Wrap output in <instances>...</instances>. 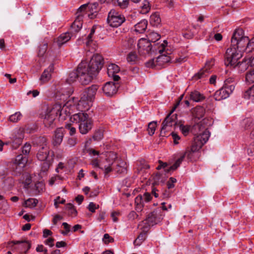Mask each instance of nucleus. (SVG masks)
Returning a JSON list of instances; mask_svg holds the SVG:
<instances>
[{
    "instance_id": "26",
    "label": "nucleus",
    "mask_w": 254,
    "mask_h": 254,
    "mask_svg": "<svg viewBox=\"0 0 254 254\" xmlns=\"http://www.w3.org/2000/svg\"><path fill=\"white\" fill-rule=\"evenodd\" d=\"M142 232L139 234L137 238L134 241V245L135 246H140L142 242L145 240L146 238V234L148 231H145L144 227L139 226Z\"/></svg>"
},
{
    "instance_id": "30",
    "label": "nucleus",
    "mask_w": 254,
    "mask_h": 254,
    "mask_svg": "<svg viewBox=\"0 0 254 254\" xmlns=\"http://www.w3.org/2000/svg\"><path fill=\"white\" fill-rule=\"evenodd\" d=\"M244 97L254 103V85L244 93Z\"/></svg>"
},
{
    "instance_id": "8",
    "label": "nucleus",
    "mask_w": 254,
    "mask_h": 254,
    "mask_svg": "<svg viewBox=\"0 0 254 254\" xmlns=\"http://www.w3.org/2000/svg\"><path fill=\"white\" fill-rule=\"evenodd\" d=\"M164 214L161 208H158L149 213L147 217L139 226L144 227L145 231H148L151 227L158 224L162 220Z\"/></svg>"
},
{
    "instance_id": "7",
    "label": "nucleus",
    "mask_w": 254,
    "mask_h": 254,
    "mask_svg": "<svg viewBox=\"0 0 254 254\" xmlns=\"http://www.w3.org/2000/svg\"><path fill=\"white\" fill-rule=\"evenodd\" d=\"M248 37L244 35L242 29H237L234 32L231 38V46L236 47L241 53L246 52Z\"/></svg>"
},
{
    "instance_id": "17",
    "label": "nucleus",
    "mask_w": 254,
    "mask_h": 254,
    "mask_svg": "<svg viewBox=\"0 0 254 254\" xmlns=\"http://www.w3.org/2000/svg\"><path fill=\"white\" fill-rule=\"evenodd\" d=\"M119 87V84L117 83L108 82L104 85L102 90L107 96L111 97L117 93Z\"/></svg>"
},
{
    "instance_id": "3",
    "label": "nucleus",
    "mask_w": 254,
    "mask_h": 254,
    "mask_svg": "<svg viewBox=\"0 0 254 254\" xmlns=\"http://www.w3.org/2000/svg\"><path fill=\"white\" fill-rule=\"evenodd\" d=\"M195 129H198L200 132L194 137L193 141L190 149L187 150L183 154H185L189 158H191L192 153L199 150L202 146L208 141L210 136L209 130L202 127L198 124L194 126Z\"/></svg>"
},
{
    "instance_id": "21",
    "label": "nucleus",
    "mask_w": 254,
    "mask_h": 254,
    "mask_svg": "<svg viewBox=\"0 0 254 254\" xmlns=\"http://www.w3.org/2000/svg\"><path fill=\"white\" fill-rule=\"evenodd\" d=\"M54 67L53 64H51L49 67L45 69L42 73L40 81L43 84L49 81L51 78V73L54 71Z\"/></svg>"
},
{
    "instance_id": "11",
    "label": "nucleus",
    "mask_w": 254,
    "mask_h": 254,
    "mask_svg": "<svg viewBox=\"0 0 254 254\" xmlns=\"http://www.w3.org/2000/svg\"><path fill=\"white\" fill-rule=\"evenodd\" d=\"M27 158L22 154L17 155L15 160L10 164V170L12 175L15 176L20 175L23 171V169L27 162Z\"/></svg>"
},
{
    "instance_id": "40",
    "label": "nucleus",
    "mask_w": 254,
    "mask_h": 254,
    "mask_svg": "<svg viewBox=\"0 0 254 254\" xmlns=\"http://www.w3.org/2000/svg\"><path fill=\"white\" fill-rule=\"evenodd\" d=\"M246 80L247 82L252 83L254 82V68L249 71L246 75Z\"/></svg>"
},
{
    "instance_id": "12",
    "label": "nucleus",
    "mask_w": 254,
    "mask_h": 254,
    "mask_svg": "<svg viewBox=\"0 0 254 254\" xmlns=\"http://www.w3.org/2000/svg\"><path fill=\"white\" fill-rule=\"evenodd\" d=\"M126 21L123 14L115 9H111L108 13L107 22L108 24L112 27H118Z\"/></svg>"
},
{
    "instance_id": "9",
    "label": "nucleus",
    "mask_w": 254,
    "mask_h": 254,
    "mask_svg": "<svg viewBox=\"0 0 254 254\" xmlns=\"http://www.w3.org/2000/svg\"><path fill=\"white\" fill-rule=\"evenodd\" d=\"M86 5L83 4L78 8L76 12V17L74 21L71 25L70 29V33L75 35V33L79 31L82 26V20L83 18L89 17L90 19L93 18V16H91L89 14L84 13L86 10Z\"/></svg>"
},
{
    "instance_id": "43",
    "label": "nucleus",
    "mask_w": 254,
    "mask_h": 254,
    "mask_svg": "<svg viewBox=\"0 0 254 254\" xmlns=\"http://www.w3.org/2000/svg\"><path fill=\"white\" fill-rule=\"evenodd\" d=\"M137 58V55L135 52H130L128 54L127 59L128 63L133 64L136 61Z\"/></svg>"
},
{
    "instance_id": "32",
    "label": "nucleus",
    "mask_w": 254,
    "mask_h": 254,
    "mask_svg": "<svg viewBox=\"0 0 254 254\" xmlns=\"http://www.w3.org/2000/svg\"><path fill=\"white\" fill-rule=\"evenodd\" d=\"M86 10L84 11V13H88L91 16H93V18L94 17L95 15L94 14V9H96L97 3H94L93 4L88 5L86 4Z\"/></svg>"
},
{
    "instance_id": "48",
    "label": "nucleus",
    "mask_w": 254,
    "mask_h": 254,
    "mask_svg": "<svg viewBox=\"0 0 254 254\" xmlns=\"http://www.w3.org/2000/svg\"><path fill=\"white\" fill-rule=\"evenodd\" d=\"M31 149V145L29 143H25L22 148V152L24 155H27Z\"/></svg>"
},
{
    "instance_id": "53",
    "label": "nucleus",
    "mask_w": 254,
    "mask_h": 254,
    "mask_svg": "<svg viewBox=\"0 0 254 254\" xmlns=\"http://www.w3.org/2000/svg\"><path fill=\"white\" fill-rule=\"evenodd\" d=\"M65 127L66 129H68L69 130V134L71 136L73 135L76 132V128L74 127H73L71 126L70 124H66L65 126Z\"/></svg>"
},
{
    "instance_id": "19",
    "label": "nucleus",
    "mask_w": 254,
    "mask_h": 254,
    "mask_svg": "<svg viewBox=\"0 0 254 254\" xmlns=\"http://www.w3.org/2000/svg\"><path fill=\"white\" fill-rule=\"evenodd\" d=\"M214 64V61L212 59L207 61L205 63V66L195 75V78L201 79L207 76Z\"/></svg>"
},
{
    "instance_id": "62",
    "label": "nucleus",
    "mask_w": 254,
    "mask_h": 254,
    "mask_svg": "<svg viewBox=\"0 0 254 254\" xmlns=\"http://www.w3.org/2000/svg\"><path fill=\"white\" fill-rule=\"evenodd\" d=\"M248 60H249L248 62L250 63V66H254V56L253 57L250 55H248Z\"/></svg>"
},
{
    "instance_id": "49",
    "label": "nucleus",
    "mask_w": 254,
    "mask_h": 254,
    "mask_svg": "<svg viewBox=\"0 0 254 254\" xmlns=\"http://www.w3.org/2000/svg\"><path fill=\"white\" fill-rule=\"evenodd\" d=\"M88 208L90 211L95 212L96 209L99 208V205H96L94 202H91L88 205Z\"/></svg>"
},
{
    "instance_id": "55",
    "label": "nucleus",
    "mask_w": 254,
    "mask_h": 254,
    "mask_svg": "<svg viewBox=\"0 0 254 254\" xmlns=\"http://www.w3.org/2000/svg\"><path fill=\"white\" fill-rule=\"evenodd\" d=\"M247 151L249 155L254 156V140H253V142H251Z\"/></svg>"
},
{
    "instance_id": "33",
    "label": "nucleus",
    "mask_w": 254,
    "mask_h": 254,
    "mask_svg": "<svg viewBox=\"0 0 254 254\" xmlns=\"http://www.w3.org/2000/svg\"><path fill=\"white\" fill-rule=\"evenodd\" d=\"M147 36L148 41L150 42V43H151V42L154 43L160 38V35L155 32H150Z\"/></svg>"
},
{
    "instance_id": "51",
    "label": "nucleus",
    "mask_w": 254,
    "mask_h": 254,
    "mask_svg": "<svg viewBox=\"0 0 254 254\" xmlns=\"http://www.w3.org/2000/svg\"><path fill=\"white\" fill-rule=\"evenodd\" d=\"M177 182V180L173 177H171L167 182L168 189H172L174 187V184Z\"/></svg>"
},
{
    "instance_id": "16",
    "label": "nucleus",
    "mask_w": 254,
    "mask_h": 254,
    "mask_svg": "<svg viewBox=\"0 0 254 254\" xmlns=\"http://www.w3.org/2000/svg\"><path fill=\"white\" fill-rule=\"evenodd\" d=\"M151 199L152 196L148 192L137 195L135 198L136 210L137 212H141L145 206V204L150 201Z\"/></svg>"
},
{
    "instance_id": "22",
    "label": "nucleus",
    "mask_w": 254,
    "mask_h": 254,
    "mask_svg": "<svg viewBox=\"0 0 254 254\" xmlns=\"http://www.w3.org/2000/svg\"><path fill=\"white\" fill-rule=\"evenodd\" d=\"M204 95L197 90L191 91L189 94V99L195 102H200L205 99Z\"/></svg>"
},
{
    "instance_id": "13",
    "label": "nucleus",
    "mask_w": 254,
    "mask_h": 254,
    "mask_svg": "<svg viewBox=\"0 0 254 254\" xmlns=\"http://www.w3.org/2000/svg\"><path fill=\"white\" fill-rule=\"evenodd\" d=\"M242 57V53L236 49V47H231L227 49L225 55V64L233 66L238 60Z\"/></svg>"
},
{
    "instance_id": "15",
    "label": "nucleus",
    "mask_w": 254,
    "mask_h": 254,
    "mask_svg": "<svg viewBox=\"0 0 254 254\" xmlns=\"http://www.w3.org/2000/svg\"><path fill=\"white\" fill-rule=\"evenodd\" d=\"M235 89V85L232 84L229 86H223L219 90L216 91L214 95L215 99L217 101L228 98Z\"/></svg>"
},
{
    "instance_id": "60",
    "label": "nucleus",
    "mask_w": 254,
    "mask_h": 254,
    "mask_svg": "<svg viewBox=\"0 0 254 254\" xmlns=\"http://www.w3.org/2000/svg\"><path fill=\"white\" fill-rule=\"evenodd\" d=\"M54 239L50 238L45 241V244L49 246L50 247H52L54 245Z\"/></svg>"
},
{
    "instance_id": "37",
    "label": "nucleus",
    "mask_w": 254,
    "mask_h": 254,
    "mask_svg": "<svg viewBox=\"0 0 254 254\" xmlns=\"http://www.w3.org/2000/svg\"><path fill=\"white\" fill-rule=\"evenodd\" d=\"M254 50V37L251 40L248 38L247 46L246 48V52L247 53H250Z\"/></svg>"
},
{
    "instance_id": "59",
    "label": "nucleus",
    "mask_w": 254,
    "mask_h": 254,
    "mask_svg": "<svg viewBox=\"0 0 254 254\" xmlns=\"http://www.w3.org/2000/svg\"><path fill=\"white\" fill-rule=\"evenodd\" d=\"M234 81V80L233 78H232V77L228 78L226 79L225 80L224 84L223 86H229L230 85H231L232 84H234L233 83Z\"/></svg>"
},
{
    "instance_id": "44",
    "label": "nucleus",
    "mask_w": 254,
    "mask_h": 254,
    "mask_svg": "<svg viewBox=\"0 0 254 254\" xmlns=\"http://www.w3.org/2000/svg\"><path fill=\"white\" fill-rule=\"evenodd\" d=\"M103 137V131L102 130H98L95 131L93 135V139L95 141H99Z\"/></svg>"
},
{
    "instance_id": "39",
    "label": "nucleus",
    "mask_w": 254,
    "mask_h": 254,
    "mask_svg": "<svg viewBox=\"0 0 254 254\" xmlns=\"http://www.w3.org/2000/svg\"><path fill=\"white\" fill-rule=\"evenodd\" d=\"M38 202V200L35 198H29L25 201V205L26 207H34L36 206Z\"/></svg>"
},
{
    "instance_id": "58",
    "label": "nucleus",
    "mask_w": 254,
    "mask_h": 254,
    "mask_svg": "<svg viewBox=\"0 0 254 254\" xmlns=\"http://www.w3.org/2000/svg\"><path fill=\"white\" fill-rule=\"evenodd\" d=\"M174 144H178L179 143L178 140L180 139V137L176 133L172 132L171 133Z\"/></svg>"
},
{
    "instance_id": "6",
    "label": "nucleus",
    "mask_w": 254,
    "mask_h": 254,
    "mask_svg": "<svg viewBox=\"0 0 254 254\" xmlns=\"http://www.w3.org/2000/svg\"><path fill=\"white\" fill-rule=\"evenodd\" d=\"M70 121L78 125V128L81 134H86L92 127V121L89 118L88 115L85 112L74 114L70 117Z\"/></svg>"
},
{
    "instance_id": "25",
    "label": "nucleus",
    "mask_w": 254,
    "mask_h": 254,
    "mask_svg": "<svg viewBox=\"0 0 254 254\" xmlns=\"http://www.w3.org/2000/svg\"><path fill=\"white\" fill-rule=\"evenodd\" d=\"M249 60H248V56H246L245 59L243 60L242 62H239L235 64V65H233L234 67H237L238 69L241 72H243L246 70L248 67L250 65V63L248 62Z\"/></svg>"
},
{
    "instance_id": "5",
    "label": "nucleus",
    "mask_w": 254,
    "mask_h": 254,
    "mask_svg": "<svg viewBox=\"0 0 254 254\" xmlns=\"http://www.w3.org/2000/svg\"><path fill=\"white\" fill-rule=\"evenodd\" d=\"M39 139L43 142L44 144L41 147L37 154V159L41 161H44L42 169L43 171H46L48 170L51 165L54 157L53 151L50 150L49 147L45 143L46 141L45 138L40 137Z\"/></svg>"
},
{
    "instance_id": "63",
    "label": "nucleus",
    "mask_w": 254,
    "mask_h": 254,
    "mask_svg": "<svg viewBox=\"0 0 254 254\" xmlns=\"http://www.w3.org/2000/svg\"><path fill=\"white\" fill-rule=\"evenodd\" d=\"M179 166L180 165H179L178 164L175 162V163L173 165L169 167V169H167V172H169L170 171H174L176 169H177Z\"/></svg>"
},
{
    "instance_id": "20",
    "label": "nucleus",
    "mask_w": 254,
    "mask_h": 254,
    "mask_svg": "<svg viewBox=\"0 0 254 254\" xmlns=\"http://www.w3.org/2000/svg\"><path fill=\"white\" fill-rule=\"evenodd\" d=\"M64 129L62 127L58 128L55 131L53 136L52 143L54 146H58L62 143Z\"/></svg>"
},
{
    "instance_id": "4",
    "label": "nucleus",
    "mask_w": 254,
    "mask_h": 254,
    "mask_svg": "<svg viewBox=\"0 0 254 254\" xmlns=\"http://www.w3.org/2000/svg\"><path fill=\"white\" fill-rule=\"evenodd\" d=\"M98 90V86L93 85L91 86L86 89L81 94L79 100L77 99L73 98V104L76 105V108L81 111V112H84L88 110L91 105L93 99Z\"/></svg>"
},
{
    "instance_id": "47",
    "label": "nucleus",
    "mask_w": 254,
    "mask_h": 254,
    "mask_svg": "<svg viewBox=\"0 0 254 254\" xmlns=\"http://www.w3.org/2000/svg\"><path fill=\"white\" fill-rule=\"evenodd\" d=\"M102 240L105 244H109L114 242V239L110 237L108 234H104Z\"/></svg>"
},
{
    "instance_id": "2",
    "label": "nucleus",
    "mask_w": 254,
    "mask_h": 254,
    "mask_svg": "<svg viewBox=\"0 0 254 254\" xmlns=\"http://www.w3.org/2000/svg\"><path fill=\"white\" fill-rule=\"evenodd\" d=\"M72 102L69 100L63 106L61 104H56L53 106L47 107L41 113L45 126L48 127H53L55 125V119L58 115L61 120H65L75 108V104L72 105Z\"/></svg>"
},
{
    "instance_id": "50",
    "label": "nucleus",
    "mask_w": 254,
    "mask_h": 254,
    "mask_svg": "<svg viewBox=\"0 0 254 254\" xmlns=\"http://www.w3.org/2000/svg\"><path fill=\"white\" fill-rule=\"evenodd\" d=\"M180 129L182 131V133L186 136L188 134L189 132L190 127L187 126H184L181 125L180 126Z\"/></svg>"
},
{
    "instance_id": "54",
    "label": "nucleus",
    "mask_w": 254,
    "mask_h": 254,
    "mask_svg": "<svg viewBox=\"0 0 254 254\" xmlns=\"http://www.w3.org/2000/svg\"><path fill=\"white\" fill-rule=\"evenodd\" d=\"M77 143L76 138L71 137L69 138L67 140V144L69 147H72L75 145Z\"/></svg>"
},
{
    "instance_id": "10",
    "label": "nucleus",
    "mask_w": 254,
    "mask_h": 254,
    "mask_svg": "<svg viewBox=\"0 0 254 254\" xmlns=\"http://www.w3.org/2000/svg\"><path fill=\"white\" fill-rule=\"evenodd\" d=\"M167 42L164 40L163 43L160 45L157 49L158 52L161 54L156 59L152 60V66L156 65H163L166 63H168L171 61V57L168 55L170 54V52H168V49L167 48Z\"/></svg>"
},
{
    "instance_id": "27",
    "label": "nucleus",
    "mask_w": 254,
    "mask_h": 254,
    "mask_svg": "<svg viewBox=\"0 0 254 254\" xmlns=\"http://www.w3.org/2000/svg\"><path fill=\"white\" fill-rule=\"evenodd\" d=\"M147 21L143 19L134 25V31L136 33H142L145 31L147 26Z\"/></svg>"
},
{
    "instance_id": "34",
    "label": "nucleus",
    "mask_w": 254,
    "mask_h": 254,
    "mask_svg": "<svg viewBox=\"0 0 254 254\" xmlns=\"http://www.w3.org/2000/svg\"><path fill=\"white\" fill-rule=\"evenodd\" d=\"M96 26H93L90 30L89 34L87 37V41L86 42V45L87 46H89L90 43L93 40V35L95 32Z\"/></svg>"
},
{
    "instance_id": "1",
    "label": "nucleus",
    "mask_w": 254,
    "mask_h": 254,
    "mask_svg": "<svg viewBox=\"0 0 254 254\" xmlns=\"http://www.w3.org/2000/svg\"><path fill=\"white\" fill-rule=\"evenodd\" d=\"M103 64L102 57L99 54L94 55L88 64L86 62H81L76 71L69 73L66 82L70 84L78 79L82 84L87 85L97 75Z\"/></svg>"
},
{
    "instance_id": "61",
    "label": "nucleus",
    "mask_w": 254,
    "mask_h": 254,
    "mask_svg": "<svg viewBox=\"0 0 254 254\" xmlns=\"http://www.w3.org/2000/svg\"><path fill=\"white\" fill-rule=\"evenodd\" d=\"M39 93H40L39 91H38L37 90H34L33 91H28L27 92V95H29L30 94H32L33 97L35 98L39 95Z\"/></svg>"
},
{
    "instance_id": "18",
    "label": "nucleus",
    "mask_w": 254,
    "mask_h": 254,
    "mask_svg": "<svg viewBox=\"0 0 254 254\" xmlns=\"http://www.w3.org/2000/svg\"><path fill=\"white\" fill-rule=\"evenodd\" d=\"M137 48L139 53L145 54L149 53L152 49V46L147 39L141 38L138 41Z\"/></svg>"
},
{
    "instance_id": "57",
    "label": "nucleus",
    "mask_w": 254,
    "mask_h": 254,
    "mask_svg": "<svg viewBox=\"0 0 254 254\" xmlns=\"http://www.w3.org/2000/svg\"><path fill=\"white\" fill-rule=\"evenodd\" d=\"M139 69L136 67H133L130 68L129 69V74L132 76H134L135 75L138 73Z\"/></svg>"
},
{
    "instance_id": "35",
    "label": "nucleus",
    "mask_w": 254,
    "mask_h": 254,
    "mask_svg": "<svg viewBox=\"0 0 254 254\" xmlns=\"http://www.w3.org/2000/svg\"><path fill=\"white\" fill-rule=\"evenodd\" d=\"M21 117V113L20 112H17L9 116V121L11 122L16 123L19 121Z\"/></svg>"
},
{
    "instance_id": "38",
    "label": "nucleus",
    "mask_w": 254,
    "mask_h": 254,
    "mask_svg": "<svg viewBox=\"0 0 254 254\" xmlns=\"http://www.w3.org/2000/svg\"><path fill=\"white\" fill-rule=\"evenodd\" d=\"M65 209L68 211L69 215L75 216L77 214V211L74 208V206L71 203H67L66 205Z\"/></svg>"
},
{
    "instance_id": "64",
    "label": "nucleus",
    "mask_w": 254,
    "mask_h": 254,
    "mask_svg": "<svg viewBox=\"0 0 254 254\" xmlns=\"http://www.w3.org/2000/svg\"><path fill=\"white\" fill-rule=\"evenodd\" d=\"M31 177L28 175V174H27L26 175V179L24 182V185L28 186L31 183Z\"/></svg>"
},
{
    "instance_id": "29",
    "label": "nucleus",
    "mask_w": 254,
    "mask_h": 254,
    "mask_svg": "<svg viewBox=\"0 0 254 254\" xmlns=\"http://www.w3.org/2000/svg\"><path fill=\"white\" fill-rule=\"evenodd\" d=\"M120 70L119 66L114 64H111L107 67V73L108 76L113 75L114 73H118Z\"/></svg>"
},
{
    "instance_id": "56",
    "label": "nucleus",
    "mask_w": 254,
    "mask_h": 254,
    "mask_svg": "<svg viewBox=\"0 0 254 254\" xmlns=\"http://www.w3.org/2000/svg\"><path fill=\"white\" fill-rule=\"evenodd\" d=\"M65 199L62 198L61 200L60 197V196H58L55 199L54 205H55L56 208H58V204H59V203L64 204V203H65Z\"/></svg>"
},
{
    "instance_id": "28",
    "label": "nucleus",
    "mask_w": 254,
    "mask_h": 254,
    "mask_svg": "<svg viewBox=\"0 0 254 254\" xmlns=\"http://www.w3.org/2000/svg\"><path fill=\"white\" fill-rule=\"evenodd\" d=\"M14 245H18L21 251L27 252L31 248V244L28 241H15L12 242Z\"/></svg>"
},
{
    "instance_id": "23",
    "label": "nucleus",
    "mask_w": 254,
    "mask_h": 254,
    "mask_svg": "<svg viewBox=\"0 0 254 254\" xmlns=\"http://www.w3.org/2000/svg\"><path fill=\"white\" fill-rule=\"evenodd\" d=\"M72 37H75L73 34L68 32L61 34L58 38L57 43L59 47L68 41Z\"/></svg>"
},
{
    "instance_id": "14",
    "label": "nucleus",
    "mask_w": 254,
    "mask_h": 254,
    "mask_svg": "<svg viewBox=\"0 0 254 254\" xmlns=\"http://www.w3.org/2000/svg\"><path fill=\"white\" fill-rule=\"evenodd\" d=\"M177 115L176 114H172L171 112L166 117L162 123V127L160 132L161 136L165 135L166 130H168L169 127L175 126L177 124Z\"/></svg>"
},
{
    "instance_id": "42",
    "label": "nucleus",
    "mask_w": 254,
    "mask_h": 254,
    "mask_svg": "<svg viewBox=\"0 0 254 254\" xmlns=\"http://www.w3.org/2000/svg\"><path fill=\"white\" fill-rule=\"evenodd\" d=\"M156 127V122H150L148 125V132L150 135L154 134Z\"/></svg>"
},
{
    "instance_id": "45",
    "label": "nucleus",
    "mask_w": 254,
    "mask_h": 254,
    "mask_svg": "<svg viewBox=\"0 0 254 254\" xmlns=\"http://www.w3.org/2000/svg\"><path fill=\"white\" fill-rule=\"evenodd\" d=\"M140 7L142 8L141 11L142 13H145L148 12L150 9L149 2L147 0H144L143 3L141 4Z\"/></svg>"
},
{
    "instance_id": "31",
    "label": "nucleus",
    "mask_w": 254,
    "mask_h": 254,
    "mask_svg": "<svg viewBox=\"0 0 254 254\" xmlns=\"http://www.w3.org/2000/svg\"><path fill=\"white\" fill-rule=\"evenodd\" d=\"M193 112L195 117L200 119L204 116L205 110L203 107L201 106H197L195 107Z\"/></svg>"
},
{
    "instance_id": "46",
    "label": "nucleus",
    "mask_w": 254,
    "mask_h": 254,
    "mask_svg": "<svg viewBox=\"0 0 254 254\" xmlns=\"http://www.w3.org/2000/svg\"><path fill=\"white\" fill-rule=\"evenodd\" d=\"M118 5L122 8H126L129 3V0H117Z\"/></svg>"
},
{
    "instance_id": "36",
    "label": "nucleus",
    "mask_w": 254,
    "mask_h": 254,
    "mask_svg": "<svg viewBox=\"0 0 254 254\" xmlns=\"http://www.w3.org/2000/svg\"><path fill=\"white\" fill-rule=\"evenodd\" d=\"M8 208V205L3 196L0 195V213H4Z\"/></svg>"
},
{
    "instance_id": "41",
    "label": "nucleus",
    "mask_w": 254,
    "mask_h": 254,
    "mask_svg": "<svg viewBox=\"0 0 254 254\" xmlns=\"http://www.w3.org/2000/svg\"><path fill=\"white\" fill-rule=\"evenodd\" d=\"M161 22V19L159 15L157 13H154L150 16V22L154 25H157Z\"/></svg>"
},
{
    "instance_id": "52",
    "label": "nucleus",
    "mask_w": 254,
    "mask_h": 254,
    "mask_svg": "<svg viewBox=\"0 0 254 254\" xmlns=\"http://www.w3.org/2000/svg\"><path fill=\"white\" fill-rule=\"evenodd\" d=\"M48 47V45L47 44H44L42 45H41L39 48V56H42L44 55V54L47 51Z\"/></svg>"
},
{
    "instance_id": "24",
    "label": "nucleus",
    "mask_w": 254,
    "mask_h": 254,
    "mask_svg": "<svg viewBox=\"0 0 254 254\" xmlns=\"http://www.w3.org/2000/svg\"><path fill=\"white\" fill-rule=\"evenodd\" d=\"M115 170L119 174H126L127 172V163L122 160H118Z\"/></svg>"
}]
</instances>
